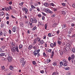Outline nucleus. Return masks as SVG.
<instances>
[{"instance_id":"obj_26","label":"nucleus","mask_w":75,"mask_h":75,"mask_svg":"<svg viewBox=\"0 0 75 75\" xmlns=\"http://www.w3.org/2000/svg\"><path fill=\"white\" fill-rule=\"evenodd\" d=\"M41 15L40 14H39L37 15L38 17H39V18H40L41 17Z\"/></svg>"},{"instance_id":"obj_39","label":"nucleus","mask_w":75,"mask_h":75,"mask_svg":"<svg viewBox=\"0 0 75 75\" xmlns=\"http://www.w3.org/2000/svg\"><path fill=\"white\" fill-rule=\"evenodd\" d=\"M5 10L6 11H8V10H9V8H8V7H7L5 8Z\"/></svg>"},{"instance_id":"obj_3","label":"nucleus","mask_w":75,"mask_h":75,"mask_svg":"<svg viewBox=\"0 0 75 75\" xmlns=\"http://www.w3.org/2000/svg\"><path fill=\"white\" fill-rule=\"evenodd\" d=\"M40 51V50L38 49V50H35L34 51L33 54L35 56H36L38 54V53H39V52Z\"/></svg>"},{"instance_id":"obj_56","label":"nucleus","mask_w":75,"mask_h":75,"mask_svg":"<svg viewBox=\"0 0 75 75\" xmlns=\"http://www.w3.org/2000/svg\"><path fill=\"white\" fill-rule=\"evenodd\" d=\"M59 32H60V31H59V30H58L57 31V34H59Z\"/></svg>"},{"instance_id":"obj_21","label":"nucleus","mask_w":75,"mask_h":75,"mask_svg":"<svg viewBox=\"0 0 75 75\" xmlns=\"http://www.w3.org/2000/svg\"><path fill=\"white\" fill-rule=\"evenodd\" d=\"M31 7L33 10H34V8H35V7L34 5H31Z\"/></svg>"},{"instance_id":"obj_38","label":"nucleus","mask_w":75,"mask_h":75,"mask_svg":"<svg viewBox=\"0 0 75 75\" xmlns=\"http://www.w3.org/2000/svg\"><path fill=\"white\" fill-rule=\"evenodd\" d=\"M20 25L21 27H23L24 26V24H23V23H21Z\"/></svg>"},{"instance_id":"obj_8","label":"nucleus","mask_w":75,"mask_h":75,"mask_svg":"<svg viewBox=\"0 0 75 75\" xmlns=\"http://www.w3.org/2000/svg\"><path fill=\"white\" fill-rule=\"evenodd\" d=\"M16 26L13 27V28L12 30L13 32H15L16 31Z\"/></svg>"},{"instance_id":"obj_45","label":"nucleus","mask_w":75,"mask_h":75,"mask_svg":"<svg viewBox=\"0 0 75 75\" xmlns=\"http://www.w3.org/2000/svg\"><path fill=\"white\" fill-rule=\"evenodd\" d=\"M42 20H44V19H45V17L44 16H42Z\"/></svg>"},{"instance_id":"obj_55","label":"nucleus","mask_w":75,"mask_h":75,"mask_svg":"<svg viewBox=\"0 0 75 75\" xmlns=\"http://www.w3.org/2000/svg\"><path fill=\"white\" fill-rule=\"evenodd\" d=\"M71 57H68V60L69 61H71Z\"/></svg>"},{"instance_id":"obj_59","label":"nucleus","mask_w":75,"mask_h":75,"mask_svg":"<svg viewBox=\"0 0 75 75\" xmlns=\"http://www.w3.org/2000/svg\"><path fill=\"white\" fill-rule=\"evenodd\" d=\"M72 6L73 7H75V4H74L72 5Z\"/></svg>"},{"instance_id":"obj_50","label":"nucleus","mask_w":75,"mask_h":75,"mask_svg":"<svg viewBox=\"0 0 75 75\" xmlns=\"http://www.w3.org/2000/svg\"><path fill=\"white\" fill-rule=\"evenodd\" d=\"M48 35L49 37H51V34L49 33L48 34Z\"/></svg>"},{"instance_id":"obj_1","label":"nucleus","mask_w":75,"mask_h":75,"mask_svg":"<svg viewBox=\"0 0 75 75\" xmlns=\"http://www.w3.org/2000/svg\"><path fill=\"white\" fill-rule=\"evenodd\" d=\"M11 51L12 52H15V51H17V52H19L18 51V47H13L11 48Z\"/></svg>"},{"instance_id":"obj_36","label":"nucleus","mask_w":75,"mask_h":75,"mask_svg":"<svg viewBox=\"0 0 75 75\" xmlns=\"http://www.w3.org/2000/svg\"><path fill=\"white\" fill-rule=\"evenodd\" d=\"M43 55L44 57H47V54H45V52H44L43 53Z\"/></svg>"},{"instance_id":"obj_12","label":"nucleus","mask_w":75,"mask_h":75,"mask_svg":"<svg viewBox=\"0 0 75 75\" xmlns=\"http://www.w3.org/2000/svg\"><path fill=\"white\" fill-rule=\"evenodd\" d=\"M5 55V54L4 53H2L0 54V57H3V56H4Z\"/></svg>"},{"instance_id":"obj_29","label":"nucleus","mask_w":75,"mask_h":75,"mask_svg":"<svg viewBox=\"0 0 75 75\" xmlns=\"http://www.w3.org/2000/svg\"><path fill=\"white\" fill-rule=\"evenodd\" d=\"M50 6H55V4H54L53 3H51L50 4Z\"/></svg>"},{"instance_id":"obj_27","label":"nucleus","mask_w":75,"mask_h":75,"mask_svg":"<svg viewBox=\"0 0 75 75\" xmlns=\"http://www.w3.org/2000/svg\"><path fill=\"white\" fill-rule=\"evenodd\" d=\"M52 25H53V27H56V25H57V23H53L52 24Z\"/></svg>"},{"instance_id":"obj_15","label":"nucleus","mask_w":75,"mask_h":75,"mask_svg":"<svg viewBox=\"0 0 75 75\" xmlns=\"http://www.w3.org/2000/svg\"><path fill=\"white\" fill-rule=\"evenodd\" d=\"M44 5L46 7H48L49 6L47 2L45 3Z\"/></svg>"},{"instance_id":"obj_49","label":"nucleus","mask_w":75,"mask_h":75,"mask_svg":"<svg viewBox=\"0 0 75 75\" xmlns=\"http://www.w3.org/2000/svg\"><path fill=\"white\" fill-rule=\"evenodd\" d=\"M67 64L66 63H64V64L63 65V66H64V67H66V66H67Z\"/></svg>"},{"instance_id":"obj_24","label":"nucleus","mask_w":75,"mask_h":75,"mask_svg":"<svg viewBox=\"0 0 75 75\" xmlns=\"http://www.w3.org/2000/svg\"><path fill=\"white\" fill-rule=\"evenodd\" d=\"M51 61V60L50 59H48L47 60V63H49Z\"/></svg>"},{"instance_id":"obj_37","label":"nucleus","mask_w":75,"mask_h":75,"mask_svg":"<svg viewBox=\"0 0 75 75\" xmlns=\"http://www.w3.org/2000/svg\"><path fill=\"white\" fill-rule=\"evenodd\" d=\"M6 35H7V32H5L4 33L3 35L4 36H6Z\"/></svg>"},{"instance_id":"obj_64","label":"nucleus","mask_w":75,"mask_h":75,"mask_svg":"<svg viewBox=\"0 0 75 75\" xmlns=\"http://www.w3.org/2000/svg\"><path fill=\"white\" fill-rule=\"evenodd\" d=\"M52 75H55V72L53 73Z\"/></svg>"},{"instance_id":"obj_34","label":"nucleus","mask_w":75,"mask_h":75,"mask_svg":"<svg viewBox=\"0 0 75 75\" xmlns=\"http://www.w3.org/2000/svg\"><path fill=\"white\" fill-rule=\"evenodd\" d=\"M67 49H68L67 48H66V47L64 48V51H65L66 52H67V51H68V50H67Z\"/></svg>"},{"instance_id":"obj_63","label":"nucleus","mask_w":75,"mask_h":75,"mask_svg":"<svg viewBox=\"0 0 75 75\" xmlns=\"http://www.w3.org/2000/svg\"><path fill=\"white\" fill-rule=\"evenodd\" d=\"M33 48V49H37V47H35V46H34Z\"/></svg>"},{"instance_id":"obj_58","label":"nucleus","mask_w":75,"mask_h":75,"mask_svg":"<svg viewBox=\"0 0 75 75\" xmlns=\"http://www.w3.org/2000/svg\"><path fill=\"white\" fill-rule=\"evenodd\" d=\"M3 35V32H0V35Z\"/></svg>"},{"instance_id":"obj_33","label":"nucleus","mask_w":75,"mask_h":75,"mask_svg":"<svg viewBox=\"0 0 75 75\" xmlns=\"http://www.w3.org/2000/svg\"><path fill=\"white\" fill-rule=\"evenodd\" d=\"M4 68H5V67H4V66H1V69L2 70H4Z\"/></svg>"},{"instance_id":"obj_52","label":"nucleus","mask_w":75,"mask_h":75,"mask_svg":"<svg viewBox=\"0 0 75 75\" xmlns=\"http://www.w3.org/2000/svg\"><path fill=\"white\" fill-rule=\"evenodd\" d=\"M9 33L10 34H11V31L10 29L9 30Z\"/></svg>"},{"instance_id":"obj_43","label":"nucleus","mask_w":75,"mask_h":75,"mask_svg":"<svg viewBox=\"0 0 75 75\" xmlns=\"http://www.w3.org/2000/svg\"><path fill=\"white\" fill-rule=\"evenodd\" d=\"M68 67H64V69L66 70H67L68 69Z\"/></svg>"},{"instance_id":"obj_32","label":"nucleus","mask_w":75,"mask_h":75,"mask_svg":"<svg viewBox=\"0 0 75 75\" xmlns=\"http://www.w3.org/2000/svg\"><path fill=\"white\" fill-rule=\"evenodd\" d=\"M53 65L54 66H56L57 65V62H53Z\"/></svg>"},{"instance_id":"obj_25","label":"nucleus","mask_w":75,"mask_h":75,"mask_svg":"<svg viewBox=\"0 0 75 75\" xmlns=\"http://www.w3.org/2000/svg\"><path fill=\"white\" fill-rule=\"evenodd\" d=\"M24 61V59H21L20 60L21 62H23Z\"/></svg>"},{"instance_id":"obj_44","label":"nucleus","mask_w":75,"mask_h":75,"mask_svg":"<svg viewBox=\"0 0 75 75\" xmlns=\"http://www.w3.org/2000/svg\"><path fill=\"white\" fill-rule=\"evenodd\" d=\"M34 6L35 7H37V6H38V4H37V3H35L34 4Z\"/></svg>"},{"instance_id":"obj_60","label":"nucleus","mask_w":75,"mask_h":75,"mask_svg":"<svg viewBox=\"0 0 75 75\" xmlns=\"http://www.w3.org/2000/svg\"><path fill=\"white\" fill-rule=\"evenodd\" d=\"M75 34L74 35H72L71 37V38H72V37H75Z\"/></svg>"},{"instance_id":"obj_31","label":"nucleus","mask_w":75,"mask_h":75,"mask_svg":"<svg viewBox=\"0 0 75 75\" xmlns=\"http://www.w3.org/2000/svg\"><path fill=\"white\" fill-rule=\"evenodd\" d=\"M4 26V23H2L1 24V28H3V27Z\"/></svg>"},{"instance_id":"obj_11","label":"nucleus","mask_w":75,"mask_h":75,"mask_svg":"<svg viewBox=\"0 0 75 75\" xmlns=\"http://www.w3.org/2000/svg\"><path fill=\"white\" fill-rule=\"evenodd\" d=\"M25 61L23 62L22 63L21 66L22 67H24V65H25Z\"/></svg>"},{"instance_id":"obj_22","label":"nucleus","mask_w":75,"mask_h":75,"mask_svg":"<svg viewBox=\"0 0 75 75\" xmlns=\"http://www.w3.org/2000/svg\"><path fill=\"white\" fill-rule=\"evenodd\" d=\"M50 46L51 48H54V44L51 43L50 45Z\"/></svg>"},{"instance_id":"obj_17","label":"nucleus","mask_w":75,"mask_h":75,"mask_svg":"<svg viewBox=\"0 0 75 75\" xmlns=\"http://www.w3.org/2000/svg\"><path fill=\"white\" fill-rule=\"evenodd\" d=\"M40 44H44V41L42 40H40Z\"/></svg>"},{"instance_id":"obj_46","label":"nucleus","mask_w":75,"mask_h":75,"mask_svg":"<svg viewBox=\"0 0 75 75\" xmlns=\"http://www.w3.org/2000/svg\"><path fill=\"white\" fill-rule=\"evenodd\" d=\"M11 44L12 45V46L13 47H13L14 46V43L13 42H12L11 43Z\"/></svg>"},{"instance_id":"obj_20","label":"nucleus","mask_w":75,"mask_h":75,"mask_svg":"<svg viewBox=\"0 0 75 75\" xmlns=\"http://www.w3.org/2000/svg\"><path fill=\"white\" fill-rule=\"evenodd\" d=\"M10 69L11 70L13 71V66H10Z\"/></svg>"},{"instance_id":"obj_51","label":"nucleus","mask_w":75,"mask_h":75,"mask_svg":"<svg viewBox=\"0 0 75 75\" xmlns=\"http://www.w3.org/2000/svg\"><path fill=\"white\" fill-rule=\"evenodd\" d=\"M42 14L43 16H46V14H45V13H44L42 12Z\"/></svg>"},{"instance_id":"obj_62","label":"nucleus","mask_w":75,"mask_h":75,"mask_svg":"<svg viewBox=\"0 0 75 75\" xmlns=\"http://www.w3.org/2000/svg\"><path fill=\"white\" fill-rule=\"evenodd\" d=\"M9 4H12V1H11L9 2Z\"/></svg>"},{"instance_id":"obj_35","label":"nucleus","mask_w":75,"mask_h":75,"mask_svg":"<svg viewBox=\"0 0 75 75\" xmlns=\"http://www.w3.org/2000/svg\"><path fill=\"white\" fill-rule=\"evenodd\" d=\"M36 42H37V40L35 39L34 40V42H33L34 44H35Z\"/></svg>"},{"instance_id":"obj_9","label":"nucleus","mask_w":75,"mask_h":75,"mask_svg":"<svg viewBox=\"0 0 75 75\" xmlns=\"http://www.w3.org/2000/svg\"><path fill=\"white\" fill-rule=\"evenodd\" d=\"M54 52L53 51H52V55L51 56V58H53V56H54Z\"/></svg>"},{"instance_id":"obj_42","label":"nucleus","mask_w":75,"mask_h":75,"mask_svg":"<svg viewBox=\"0 0 75 75\" xmlns=\"http://www.w3.org/2000/svg\"><path fill=\"white\" fill-rule=\"evenodd\" d=\"M62 26L64 28H65V27H66V25L63 24L62 25Z\"/></svg>"},{"instance_id":"obj_41","label":"nucleus","mask_w":75,"mask_h":75,"mask_svg":"<svg viewBox=\"0 0 75 75\" xmlns=\"http://www.w3.org/2000/svg\"><path fill=\"white\" fill-rule=\"evenodd\" d=\"M47 25L46 24L45 25V30H47Z\"/></svg>"},{"instance_id":"obj_54","label":"nucleus","mask_w":75,"mask_h":75,"mask_svg":"<svg viewBox=\"0 0 75 75\" xmlns=\"http://www.w3.org/2000/svg\"><path fill=\"white\" fill-rule=\"evenodd\" d=\"M33 65H35V61H33Z\"/></svg>"},{"instance_id":"obj_48","label":"nucleus","mask_w":75,"mask_h":75,"mask_svg":"<svg viewBox=\"0 0 75 75\" xmlns=\"http://www.w3.org/2000/svg\"><path fill=\"white\" fill-rule=\"evenodd\" d=\"M23 3L24 2H21V3L19 4V5H20V6H23Z\"/></svg>"},{"instance_id":"obj_13","label":"nucleus","mask_w":75,"mask_h":75,"mask_svg":"<svg viewBox=\"0 0 75 75\" xmlns=\"http://www.w3.org/2000/svg\"><path fill=\"white\" fill-rule=\"evenodd\" d=\"M33 48V46L32 45H29L28 47V49L29 50H31Z\"/></svg>"},{"instance_id":"obj_18","label":"nucleus","mask_w":75,"mask_h":75,"mask_svg":"<svg viewBox=\"0 0 75 75\" xmlns=\"http://www.w3.org/2000/svg\"><path fill=\"white\" fill-rule=\"evenodd\" d=\"M60 66L61 67H62V65H63V63L62 62H60Z\"/></svg>"},{"instance_id":"obj_7","label":"nucleus","mask_w":75,"mask_h":75,"mask_svg":"<svg viewBox=\"0 0 75 75\" xmlns=\"http://www.w3.org/2000/svg\"><path fill=\"white\" fill-rule=\"evenodd\" d=\"M0 16L2 17V18H4V13L3 12H1L0 13Z\"/></svg>"},{"instance_id":"obj_10","label":"nucleus","mask_w":75,"mask_h":75,"mask_svg":"<svg viewBox=\"0 0 75 75\" xmlns=\"http://www.w3.org/2000/svg\"><path fill=\"white\" fill-rule=\"evenodd\" d=\"M64 64H66V63H67V61L65 59H63L62 60V62Z\"/></svg>"},{"instance_id":"obj_16","label":"nucleus","mask_w":75,"mask_h":75,"mask_svg":"<svg viewBox=\"0 0 75 75\" xmlns=\"http://www.w3.org/2000/svg\"><path fill=\"white\" fill-rule=\"evenodd\" d=\"M1 48L2 49V50H4L6 48V46L4 45H3L1 46Z\"/></svg>"},{"instance_id":"obj_47","label":"nucleus","mask_w":75,"mask_h":75,"mask_svg":"<svg viewBox=\"0 0 75 75\" xmlns=\"http://www.w3.org/2000/svg\"><path fill=\"white\" fill-rule=\"evenodd\" d=\"M58 40L59 41H60L61 40V37H59L58 38Z\"/></svg>"},{"instance_id":"obj_23","label":"nucleus","mask_w":75,"mask_h":75,"mask_svg":"<svg viewBox=\"0 0 75 75\" xmlns=\"http://www.w3.org/2000/svg\"><path fill=\"white\" fill-rule=\"evenodd\" d=\"M22 47H23V45H22L21 44L19 45V49H21Z\"/></svg>"},{"instance_id":"obj_53","label":"nucleus","mask_w":75,"mask_h":75,"mask_svg":"<svg viewBox=\"0 0 75 75\" xmlns=\"http://www.w3.org/2000/svg\"><path fill=\"white\" fill-rule=\"evenodd\" d=\"M71 33H72V31L69 30V34H71Z\"/></svg>"},{"instance_id":"obj_40","label":"nucleus","mask_w":75,"mask_h":75,"mask_svg":"<svg viewBox=\"0 0 75 75\" xmlns=\"http://www.w3.org/2000/svg\"><path fill=\"white\" fill-rule=\"evenodd\" d=\"M37 40L38 42H39V41H40V39L39 38H37Z\"/></svg>"},{"instance_id":"obj_19","label":"nucleus","mask_w":75,"mask_h":75,"mask_svg":"<svg viewBox=\"0 0 75 75\" xmlns=\"http://www.w3.org/2000/svg\"><path fill=\"white\" fill-rule=\"evenodd\" d=\"M72 51L74 53H75V49L74 48H72Z\"/></svg>"},{"instance_id":"obj_6","label":"nucleus","mask_w":75,"mask_h":75,"mask_svg":"<svg viewBox=\"0 0 75 75\" xmlns=\"http://www.w3.org/2000/svg\"><path fill=\"white\" fill-rule=\"evenodd\" d=\"M22 10H23L24 11H25V14H27V13H28V8H23L22 9Z\"/></svg>"},{"instance_id":"obj_2","label":"nucleus","mask_w":75,"mask_h":75,"mask_svg":"<svg viewBox=\"0 0 75 75\" xmlns=\"http://www.w3.org/2000/svg\"><path fill=\"white\" fill-rule=\"evenodd\" d=\"M30 21L32 23H37V20L35 18L33 19V18H31L30 19Z\"/></svg>"},{"instance_id":"obj_30","label":"nucleus","mask_w":75,"mask_h":75,"mask_svg":"<svg viewBox=\"0 0 75 75\" xmlns=\"http://www.w3.org/2000/svg\"><path fill=\"white\" fill-rule=\"evenodd\" d=\"M36 29H37V27L35 26L32 29V30L34 31V30H36Z\"/></svg>"},{"instance_id":"obj_14","label":"nucleus","mask_w":75,"mask_h":75,"mask_svg":"<svg viewBox=\"0 0 75 75\" xmlns=\"http://www.w3.org/2000/svg\"><path fill=\"white\" fill-rule=\"evenodd\" d=\"M71 58V59H74L75 58V55L74 54L72 55Z\"/></svg>"},{"instance_id":"obj_61","label":"nucleus","mask_w":75,"mask_h":75,"mask_svg":"<svg viewBox=\"0 0 75 75\" xmlns=\"http://www.w3.org/2000/svg\"><path fill=\"white\" fill-rule=\"evenodd\" d=\"M40 72L42 74V73H44V71L43 70H41L40 71Z\"/></svg>"},{"instance_id":"obj_28","label":"nucleus","mask_w":75,"mask_h":75,"mask_svg":"<svg viewBox=\"0 0 75 75\" xmlns=\"http://www.w3.org/2000/svg\"><path fill=\"white\" fill-rule=\"evenodd\" d=\"M57 43L58 44H59V45H61V43H62L61 42L58 40L57 41Z\"/></svg>"},{"instance_id":"obj_4","label":"nucleus","mask_w":75,"mask_h":75,"mask_svg":"<svg viewBox=\"0 0 75 75\" xmlns=\"http://www.w3.org/2000/svg\"><path fill=\"white\" fill-rule=\"evenodd\" d=\"M45 11L47 13H50V14L52 13V11H51V10L48 8L46 9H45Z\"/></svg>"},{"instance_id":"obj_5","label":"nucleus","mask_w":75,"mask_h":75,"mask_svg":"<svg viewBox=\"0 0 75 75\" xmlns=\"http://www.w3.org/2000/svg\"><path fill=\"white\" fill-rule=\"evenodd\" d=\"M7 59L9 62H11V61L13 59L12 57L11 56H9L7 58Z\"/></svg>"},{"instance_id":"obj_57","label":"nucleus","mask_w":75,"mask_h":75,"mask_svg":"<svg viewBox=\"0 0 75 75\" xmlns=\"http://www.w3.org/2000/svg\"><path fill=\"white\" fill-rule=\"evenodd\" d=\"M37 10L38 11H40V8H37Z\"/></svg>"}]
</instances>
